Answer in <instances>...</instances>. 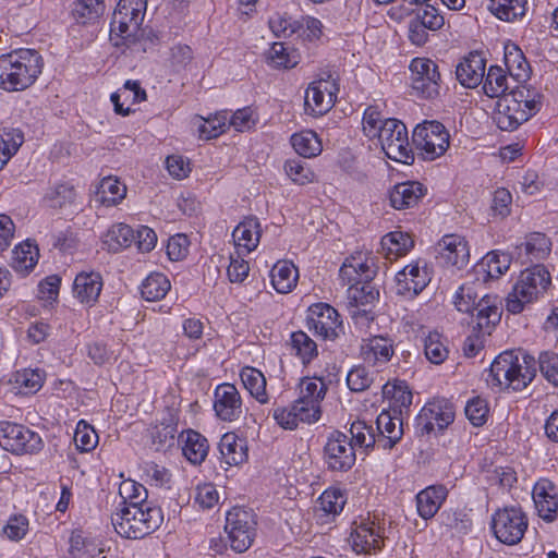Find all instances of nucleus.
Here are the masks:
<instances>
[{
    "instance_id": "1",
    "label": "nucleus",
    "mask_w": 558,
    "mask_h": 558,
    "mask_svg": "<svg viewBox=\"0 0 558 558\" xmlns=\"http://www.w3.org/2000/svg\"><path fill=\"white\" fill-rule=\"evenodd\" d=\"M43 59L34 49H20L0 56V88L7 92L24 90L41 73Z\"/></svg>"
},
{
    "instance_id": "2",
    "label": "nucleus",
    "mask_w": 558,
    "mask_h": 558,
    "mask_svg": "<svg viewBox=\"0 0 558 558\" xmlns=\"http://www.w3.org/2000/svg\"><path fill=\"white\" fill-rule=\"evenodd\" d=\"M538 363L522 350H510L500 353L490 365L493 380L499 387L521 391L536 376Z\"/></svg>"
},
{
    "instance_id": "3",
    "label": "nucleus",
    "mask_w": 558,
    "mask_h": 558,
    "mask_svg": "<svg viewBox=\"0 0 558 558\" xmlns=\"http://www.w3.org/2000/svg\"><path fill=\"white\" fill-rule=\"evenodd\" d=\"M162 521L161 509L151 502H144L142 506L124 505L111 517L116 532L130 539H138L151 534Z\"/></svg>"
},
{
    "instance_id": "4",
    "label": "nucleus",
    "mask_w": 558,
    "mask_h": 558,
    "mask_svg": "<svg viewBox=\"0 0 558 558\" xmlns=\"http://www.w3.org/2000/svg\"><path fill=\"white\" fill-rule=\"evenodd\" d=\"M551 283L549 271L543 265H535L521 271L512 291L506 298V308L519 314L526 304L542 296Z\"/></svg>"
},
{
    "instance_id": "5",
    "label": "nucleus",
    "mask_w": 558,
    "mask_h": 558,
    "mask_svg": "<svg viewBox=\"0 0 558 558\" xmlns=\"http://www.w3.org/2000/svg\"><path fill=\"white\" fill-rule=\"evenodd\" d=\"M527 526V515L519 506L504 507L492 517L493 533L500 543L506 545L520 543Z\"/></svg>"
},
{
    "instance_id": "6",
    "label": "nucleus",
    "mask_w": 558,
    "mask_h": 558,
    "mask_svg": "<svg viewBox=\"0 0 558 558\" xmlns=\"http://www.w3.org/2000/svg\"><path fill=\"white\" fill-rule=\"evenodd\" d=\"M0 447L13 454H34L44 447L38 433L23 424L0 421Z\"/></svg>"
},
{
    "instance_id": "7",
    "label": "nucleus",
    "mask_w": 558,
    "mask_h": 558,
    "mask_svg": "<svg viewBox=\"0 0 558 558\" xmlns=\"http://www.w3.org/2000/svg\"><path fill=\"white\" fill-rule=\"evenodd\" d=\"M378 137L386 156L391 160L411 163L414 159L405 124L393 118L385 119Z\"/></svg>"
},
{
    "instance_id": "8",
    "label": "nucleus",
    "mask_w": 558,
    "mask_h": 558,
    "mask_svg": "<svg viewBox=\"0 0 558 558\" xmlns=\"http://www.w3.org/2000/svg\"><path fill=\"white\" fill-rule=\"evenodd\" d=\"M255 514L252 510L234 507L226 515L225 531L231 548L236 553L246 551L255 536Z\"/></svg>"
},
{
    "instance_id": "9",
    "label": "nucleus",
    "mask_w": 558,
    "mask_h": 558,
    "mask_svg": "<svg viewBox=\"0 0 558 558\" xmlns=\"http://www.w3.org/2000/svg\"><path fill=\"white\" fill-rule=\"evenodd\" d=\"M412 141L424 159L434 160L448 149L450 134L440 122L424 121L415 126Z\"/></svg>"
},
{
    "instance_id": "10",
    "label": "nucleus",
    "mask_w": 558,
    "mask_h": 558,
    "mask_svg": "<svg viewBox=\"0 0 558 558\" xmlns=\"http://www.w3.org/2000/svg\"><path fill=\"white\" fill-rule=\"evenodd\" d=\"M453 422V403L444 397L426 403L416 417V432L424 436L441 434Z\"/></svg>"
},
{
    "instance_id": "11",
    "label": "nucleus",
    "mask_w": 558,
    "mask_h": 558,
    "mask_svg": "<svg viewBox=\"0 0 558 558\" xmlns=\"http://www.w3.org/2000/svg\"><path fill=\"white\" fill-rule=\"evenodd\" d=\"M476 322L466 325L471 328L470 335L466 336L462 344L463 355L468 359L476 356L484 349V339L486 335H490L494 326L500 322V308H490L486 304H482Z\"/></svg>"
},
{
    "instance_id": "12",
    "label": "nucleus",
    "mask_w": 558,
    "mask_h": 558,
    "mask_svg": "<svg viewBox=\"0 0 558 558\" xmlns=\"http://www.w3.org/2000/svg\"><path fill=\"white\" fill-rule=\"evenodd\" d=\"M338 92L337 78L330 73L312 82L304 96L305 111L313 116L326 113L333 106Z\"/></svg>"
},
{
    "instance_id": "13",
    "label": "nucleus",
    "mask_w": 558,
    "mask_h": 558,
    "mask_svg": "<svg viewBox=\"0 0 558 558\" xmlns=\"http://www.w3.org/2000/svg\"><path fill=\"white\" fill-rule=\"evenodd\" d=\"M413 94L422 98H434L439 93L440 74L437 64L424 58H415L410 63Z\"/></svg>"
},
{
    "instance_id": "14",
    "label": "nucleus",
    "mask_w": 558,
    "mask_h": 558,
    "mask_svg": "<svg viewBox=\"0 0 558 558\" xmlns=\"http://www.w3.org/2000/svg\"><path fill=\"white\" fill-rule=\"evenodd\" d=\"M482 288V282L476 278L472 282H464L459 287L456 292V310L461 314L459 323L464 325H471L476 322V315H478L480 308H483L482 304L488 305L490 308H499L490 302L488 295H484L480 299L478 290Z\"/></svg>"
},
{
    "instance_id": "15",
    "label": "nucleus",
    "mask_w": 558,
    "mask_h": 558,
    "mask_svg": "<svg viewBox=\"0 0 558 558\" xmlns=\"http://www.w3.org/2000/svg\"><path fill=\"white\" fill-rule=\"evenodd\" d=\"M324 460L331 471L347 472L356 461V453L349 437L341 432H333L324 447Z\"/></svg>"
},
{
    "instance_id": "16",
    "label": "nucleus",
    "mask_w": 558,
    "mask_h": 558,
    "mask_svg": "<svg viewBox=\"0 0 558 558\" xmlns=\"http://www.w3.org/2000/svg\"><path fill=\"white\" fill-rule=\"evenodd\" d=\"M338 312L326 303L314 304L308 308L307 327L325 340H336L343 332Z\"/></svg>"
},
{
    "instance_id": "17",
    "label": "nucleus",
    "mask_w": 558,
    "mask_h": 558,
    "mask_svg": "<svg viewBox=\"0 0 558 558\" xmlns=\"http://www.w3.org/2000/svg\"><path fill=\"white\" fill-rule=\"evenodd\" d=\"M214 410L225 422L239 420L243 413L240 392L234 385L221 384L215 389Z\"/></svg>"
},
{
    "instance_id": "18",
    "label": "nucleus",
    "mask_w": 558,
    "mask_h": 558,
    "mask_svg": "<svg viewBox=\"0 0 558 558\" xmlns=\"http://www.w3.org/2000/svg\"><path fill=\"white\" fill-rule=\"evenodd\" d=\"M535 509L546 522H554L558 515V498L555 485L543 480L535 484L532 493Z\"/></svg>"
},
{
    "instance_id": "19",
    "label": "nucleus",
    "mask_w": 558,
    "mask_h": 558,
    "mask_svg": "<svg viewBox=\"0 0 558 558\" xmlns=\"http://www.w3.org/2000/svg\"><path fill=\"white\" fill-rule=\"evenodd\" d=\"M486 60L477 51L470 52L456 66V80L466 88L477 87L484 80Z\"/></svg>"
},
{
    "instance_id": "20",
    "label": "nucleus",
    "mask_w": 558,
    "mask_h": 558,
    "mask_svg": "<svg viewBox=\"0 0 558 558\" xmlns=\"http://www.w3.org/2000/svg\"><path fill=\"white\" fill-rule=\"evenodd\" d=\"M377 447L392 449L403 436L402 420L391 411H383L376 420Z\"/></svg>"
},
{
    "instance_id": "21",
    "label": "nucleus",
    "mask_w": 558,
    "mask_h": 558,
    "mask_svg": "<svg viewBox=\"0 0 558 558\" xmlns=\"http://www.w3.org/2000/svg\"><path fill=\"white\" fill-rule=\"evenodd\" d=\"M350 543L356 554H371L380 549L384 537L375 522H362L351 533Z\"/></svg>"
},
{
    "instance_id": "22",
    "label": "nucleus",
    "mask_w": 558,
    "mask_h": 558,
    "mask_svg": "<svg viewBox=\"0 0 558 558\" xmlns=\"http://www.w3.org/2000/svg\"><path fill=\"white\" fill-rule=\"evenodd\" d=\"M102 277L97 271H82L73 282V295L80 303L93 306L102 290Z\"/></svg>"
},
{
    "instance_id": "23",
    "label": "nucleus",
    "mask_w": 558,
    "mask_h": 558,
    "mask_svg": "<svg viewBox=\"0 0 558 558\" xmlns=\"http://www.w3.org/2000/svg\"><path fill=\"white\" fill-rule=\"evenodd\" d=\"M316 412L312 409H305L304 405L294 401L289 407H277L272 411V417L276 423L283 429H296L300 423L312 424L318 420L315 417Z\"/></svg>"
},
{
    "instance_id": "24",
    "label": "nucleus",
    "mask_w": 558,
    "mask_h": 558,
    "mask_svg": "<svg viewBox=\"0 0 558 558\" xmlns=\"http://www.w3.org/2000/svg\"><path fill=\"white\" fill-rule=\"evenodd\" d=\"M529 111L519 107L512 98H500L497 102V111L494 121L502 131H514L518 126L529 120Z\"/></svg>"
},
{
    "instance_id": "25",
    "label": "nucleus",
    "mask_w": 558,
    "mask_h": 558,
    "mask_svg": "<svg viewBox=\"0 0 558 558\" xmlns=\"http://www.w3.org/2000/svg\"><path fill=\"white\" fill-rule=\"evenodd\" d=\"M393 353V340L383 336L364 339L361 345L363 360L374 366L388 363Z\"/></svg>"
},
{
    "instance_id": "26",
    "label": "nucleus",
    "mask_w": 558,
    "mask_h": 558,
    "mask_svg": "<svg viewBox=\"0 0 558 558\" xmlns=\"http://www.w3.org/2000/svg\"><path fill=\"white\" fill-rule=\"evenodd\" d=\"M426 194L424 185L417 181L396 184L389 192V201L395 209L402 210L414 207Z\"/></svg>"
},
{
    "instance_id": "27",
    "label": "nucleus",
    "mask_w": 558,
    "mask_h": 558,
    "mask_svg": "<svg viewBox=\"0 0 558 558\" xmlns=\"http://www.w3.org/2000/svg\"><path fill=\"white\" fill-rule=\"evenodd\" d=\"M326 391L327 387L322 379L306 377L300 383V396L295 401L304 405L305 409L315 411V417L319 420L322 415L320 402L325 398Z\"/></svg>"
},
{
    "instance_id": "28",
    "label": "nucleus",
    "mask_w": 558,
    "mask_h": 558,
    "mask_svg": "<svg viewBox=\"0 0 558 558\" xmlns=\"http://www.w3.org/2000/svg\"><path fill=\"white\" fill-rule=\"evenodd\" d=\"M345 502L347 499L340 489L328 488L316 501L314 507L315 515L322 522H327L329 518L333 519L342 511Z\"/></svg>"
},
{
    "instance_id": "29",
    "label": "nucleus",
    "mask_w": 558,
    "mask_h": 558,
    "mask_svg": "<svg viewBox=\"0 0 558 558\" xmlns=\"http://www.w3.org/2000/svg\"><path fill=\"white\" fill-rule=\"evenodd\" d=\"M260 232L259 220L256 217H248L234 228L232 236L238 247L250 253L257 247Z\"/></svg>"
},
{
    "instance_id": "30",
    "label": "nucleus",
    "mask_w": 558,
    "mask_h": 558,
    "mask_svg": "<svg viewBox=\"0 0 558 558\" xmlns=\"http://www.w3.org/2000/svg\"><path fill=\"white\" fill-rule=\"evenodd\" d=\"M448 490L442 485L429 486L416 495L417 512L423 519H429L436 514L445 501Z\"/></svg>"
},
{
    "instance_id": "31",
    "label": "nucleus",
    "mask_w": 558,
    "mask_h": 558,
    "mask_svg": "<svg viewBox=\"0 0 558 558\" xmlns=\"http://www.w3.org/2000/svg\"><path fill=\"white\" fill-rule=\"evenodd\" d=\"M182 442V452L184 457L193 464L202 463L208 452L207 439L198 432L190 429L180 435Z\"/></svg>"
},
{
    "instance_id": "32",
    "label": "nucleus",
    "mask_w": 558,
    "mask_h": 558,
    "mask_svg": "<svg viewBox=\"0 0 558 558\" xmlns=\"http://www.w3.org/2000/svg\"><path fill=\"white\" fill-rule=\"evenodd\" d=\"M271 283L279 293L290 292L298 282V268L288 260H280L271 269Z\"/></svg>"
},
{
    "instance_id": "33",
    "label": "nucleus",
    "mask_w": 558,
    "mask_h": 558,
    "mask_svg": "<svg viewBox=\"0 0 558 558\" xmlns=\"http://www.w3.org/2000/svg\"><path fill=\"white\" fill-rule=\"evenodd\" d=\"M504 60L508 74L517 82L525 81L529 77L530 65L522 50L515 44L505 46Z\"/></svg>"
},
{
    "instance_id": "34",
    "label": "nucleus",
    "mask_w": 558,
    "mask_h": 558,
    "mask_svg": "<svg viewBox=\"0 0 558 558\" xmlns=\"http://www.w3.org/2000/svg\"><path fill=\"white\" fill-rule=\"evenodd\" d=\"M383 393L392 400V412L395 414H401L402 409L408 410L412 404L413 395L404 380L387 383L383 387Z\"/></svg>"
},
{
    "instance_id": "35",
    "label": "nucleus",
    "mask_w": 558,
    "mask_h": 558,
    "mask_svg": "<svg viewBox=\"0 0 558 558\" xmlns=\"http://www.w3.org/2000/svg\"><path fill=\"white\" fill-rule=\"evenodd\" d=\"M126 194V187L117 178H104L96 192L97 201L106 206L119 204Z\"/></svg>"
},
{
    "instance_id": "36",
    "label": "nucleus",
    "mask_w": 558,
    "mask_h": 558,
    "mask_svg": "<svg viewBox=\"0 0 558 558\" xmlns=\"http://www.w3.org/2000/svg\"><path fill=\"white\" fill-rule=\"evenodd\" d=\"M45 199L48 206L52 208H78V206L75 203L76 192L73 185L69 183H61L50 189L49 192L46 194Z\"/></svg>"
},
{
    "instance_id": "37",
    "label": "nucleus",
    "mask_w": 558,
    "mask_h": 558,
    "mask_svg": "<svg viewBox=\"0 0 558 558\" xmlns=\"http://www.w3.org/2000/svg\"><path fill=\"white\" fill-rule=\"evenodd\" d=\"M171 288L170 281L163 274L153 272L142 283V296L149 302L163 299Z\"/></svg>"
},
{
    "instance_id": "38",
    "label": "nucleus",
    "mask_w": 558,
    "mask_h": 558,
    "mask_svg": "<svg viewBox=\"0 0 558 558\" xmlns=\"http://www.w3.org/2000/svg\"><path fill=\"white\" fill-rule=\"evenodd\" d=\"M240 376L244 387L248 390L252 397L260 403H266L268 401L266 378L260 371L254 367H244Z\"/></svg>"
},
{
    "instance_id": "39",
    "label": "nucleus",
    "mask_w": 558,
    "mask_h": 558,
    "mask_svg": "<svg viewBox=\"0 0 558 558\" xmlns=\"http://www.w3.org/2000/svg\"><path fill=\"white\" fill-rule=\"evenodd\" d=\"M483 89L490 98H502L506 96V92L509 89L507 72L498 65L490 66L485 77Z\"/></svg>"
},
{
    "instance_id": "40",
    "label": "nucleus",
    "mask_w": 558,
    "mask_h": 558,
    "mask_svg": "<svg viewBox=\"0 0 558 558\" xmlns=\"http://www.w3.org/2000/svg\"><path fill=\"white\" fill-rule=\"evenodd\" d=\"M135 239L133 229L125 223H116L104 235V243L110 251H119L129 247Z\"/></svg>"
},
{
    "instance_id": "41",
    "label": "nucleus",
    "mask_w": 558,
    "mask_h": 558,
    "mask_svg": "<svg viewBox=\"0 0 558 558\" xmlns=\"http://www.w3.org/2000/svg\"><path fill=\"white\" fill-rule=\"evenodd\" d=\"M291 144L294 150L305 158L315 157L322 151V143L316 133L311 130L293 134Z\"/></svg>"
},
{
    "instance_id": "42",
    "label": "nucleus",
    "mask_w": 558,
    "mask_h": 558,
    "mask_svg": "<svg viewBox=\"0 0 558 558\" xmlns=\"http://www.w3.org/2000/svg\"><path fill=\"white\" fill-rule=\"evenodd\" d=\"M525 0H490L489 11L502 21H514L525 13Z\"/></svg>"
},
{
    "instance_id": "43",
    "label": "nucleus",
    "mask_w": 558,
    "mask_h": 558,
    "mask_svg": "<svg viewBox=\"0 0 558 558\" xmlns=\"http://www.w3.org/2000/svg\"><path fill=\"white\" fill-rule=\"evenodd\" d=\"M121 96H125L126 99L131 97L133 102H141L146 99V92L141 87L140 82L129 80L124 83L122 89L111 95L114 111L125 117L130 114L131 109L129 107L124 108L123 105L120 104Z\"/></svg>"
},
{
    "instance_id": "44",
    "label": "nucleus",
    "mask_w": 558,
    "mask_h": 558,
    "mask_svg": "<svg viewBox=\"0 0 558 558\" xmlns=\"http://www.w3.org/2000/svg\"><path fill=\"white\" fill-rule=\"evenodd\" d=\"M414 245L413 239L401 231H393L383 236L381 247L386 251L388 258L402 256L407 254Z\"/></svg>"
},
{
    "instance_id": "45",
    "label": "nucleus",
    "mask_w": 558,
    "mask_h": 558,
    "mask_svg": "<svg viewBox=\"0 0 558 558\" xmlns=\"http://www.w3.org/2000/svg\"><path fill=\"white\" fill-rule=\"evenodd\" d=\"M147 8V0H120L113 13H120L122 21L129 25L135 23V28L140 29Z\"/></svg>"
},
{
    "instance_id": "46",
    "label": "nucleus",
    "mask_w": 558,
    "mask_h": 558,
    "mask_svg": "<svg viewBox=\"0 0 558 558\" xmlns=\"http://www.w3.org/2000/svg\"><path fill=\"white\" fill-rule=\"evenodd\" d=\"M511 265V256L499 251H492L482 259L481 267L486 277L497 279L506 274Z\"/></svg>"
},
{
    "instance_id": "47",
    "label": "nucleus",
    "mask_w": 558,
    "mask_h": 558,
    "mask_svg": "<svg viewBox=\"0 0 558 558\" xmlns=\"http://www.w3.org/2000/svg\"><path fill=\"white\" fill-rule=\"evenodd\" d=\"M12 267L20 272L31 271L37 264V246L25 242L13 250Z\"/></svg>"
},
{
    "instance_id": "48",
    "label": "nucleus",
    "mask_w": 558,
    "mask_h": 558,
    "mask_svg": "<svg viewBox=\"0 0 558 558\" xmlns=\"http://www.w3.org/2000/svg\"><path fill=\"white\" fill-rule=\"evenodd\" d=\"M219 451L225 462L229 465L240 464L246 459L243 446L238 442L236 436L232 433H227L221 437Z\"/></svg>"
},
{
    "instance_id": "49",
    "label": "nucleus",
    "mask_w": 558,
    "mask_h": 558,
    "mask_svg": "<svg viewBox=\"0 0 558 558\" xmlns=\"http://www.w3.org/2000/svg\"><path fill=\"white\" fill-rule=\"evenodd\" d=\"M121 19L120 13H113L110 23V40L117 47L122 44L134 43L136 34L140 31L135 28V23L129 25Z\"/></svg>"
},
{
    "instance_id": "50",
    "label": "nucleus",
    "mask_w": 558,
    "mask_h": 558,
    "mask_svg": "<svg viewBox=\"0 0 558 558\" xmlns=\"http://www.w3.org/2000/svg\"><path fill=\"white\" fill-rule=\"evenodd\" d=\"M290 344L295 355H298L304 364L310 363L317 356V344L302 330L291 333Z\"/></svg>"
},
{
    "instance_id": "51",
    "label": "nucleus",
    "mask_w": 558,
    "mask_h": 558,
    "mask_svg": "<svg viewBox=\"0 0 558 558\" xmlns=\"http://www.w3.org/2000/svg\"><path fill=\"white\" fill-rule=\"evenodd\" d=\"M351 439H349L353 447L356 446L367 451L377 445V436L372 425H367L364 421H355L350 427Z\"/></svg>"
},
{
    "instance_id": "52",
    "label": "nucleus",
    "mask_w": 558,
    "mask_h": 558,
    "mask_svg": "<svg viewBox=\"0 0 558 558\" xmlns=\"http://www.w3.org/2000/svg\"><path fill=\"white\" fill-rule=\"evenodd\" d=\"M102 0H76L73 3L72 15L80 24L96 20L102 12Z\"/></svg>"
},
{
    "instance_id": "53",
    "label": "nucleus",
    "mask_w": 558,
    "mask_h": 558,
    "mask_svg": "<svg viewBox=\"0 0 558 558\" xmlns=\"http://www.w3.org/2000/svg\"><path fill=\"white\" fill-rule=\"evenodd\" d=\"M14 383L24 395L37 392L44 384V374L39 369L25 368L17 371Z\"/></svg>"
},
{
    "instance_id": "54",
    "label": "nucleus",
    "mask_w": 558,
    "mask_h": 558,
    "mask_svg": "<svg viewBox=\"0 0 558 558\" xmlns=\"http://www.w3.org/2000/svg\"><path fill=\"white\" fill-rule=\"evenodd\" d=\"M550 245L549 239L539 232L531 233L525 242L521 244L531 260L545 258L550 252Z\"/></svg>"
},
{
    "instance_id": "55",
    "label": "nucleus",
    "mask_w": 558,
    "mask_h": 558,
    "mask_svg": "<svg viewBox=\"0 0 558 558\" xmlns=\"http://www.w3.org/2000/svg\"><path fill=\"white\" fill-rule=\"evenodd\" d=\"M119 493L123 499L120 507L124 505L142 506L144 502H148L146 488L132 480L122 482Z\"/></svg>"
},
{
    "instance_id": "56",
    "label": "nucleus",
    "mask_w": 558,
    "mask_h": 558,
    "mask_svg": "<svg viewBox=\"0 0 558 558\" xmlns=\"http://www.w3.org/2000/svg\"><path fill=\"white\" fill-rule=\"evenodd\" d=\"M424 352L426 359L433 364L442 363L449 354L448 348L441 341V335L437 331L429 332L425 338Z\"/></svg>"
},
{
    "instance_id": "57",
    "label": "nucleus",
    "mask_w": 558,
    "mask_h": 558,
    "mask_svg": "<svg viewBox=\"0 0 558 558\" xmlns=\"http://www.w3.org/2000/svg\"><path fill=\"white\" fill-rule=\"evenodd\" d=\"M228 114L217 113L207 119L202 118V123L198 125V134L202 140H211L222 134L228 125Z\"/></svg>"
},
{
    "instance_id": "58",
    "label": "nucleus",
    "mask_w": 558,
    "mask_h": 558,
    "mask_svg": "<svg viewBox=\"0 0 558 558\" xmlns=\"http://www.w3.org/2000/svg\"><path fill=\"white\" fill-rule=\"evenodd\" d=\"M464 413L473 426H482L486 423L488 417V403L482 397H473L466 402Z\"/></svg>"
},
{
    "instance_id": "59",
    "label": "nucleus",
    "mask_w": 558,
    "mask_h": 558,
    "mask_svg": "<svg viewBox=\"0 0 558 558\" xmlns=\"http://www.w3.org/2000/svg\"><path fill=\"white\" fill-rule=\"evenodd\" d=\"M267 61L274 68L291 69L298 64L296 57L288 52L283 43H274L267 52Z\"/></svg>"
},
{
    "instance_id": "60",
    "label": "nucleus",
    "mask_w": 558,
    "mask_h": 558,
    "mask_svg": "<svg viewBox=\"0 0 558 558\" xmlns=\"http://www.w3.org/2000/svg\"><path fill=\"white\" fill-rule=\"evenodd\" d=\"M287 175L296 184L304 185L314 179V172L302 159H289L284 162Z\"/></svg>"
},
{
    "instance_id": "61",
    "label": "nucleus",
    "mask_w": 558,
    "mask_h": 558,
    "mask_svg": "<svg viewBox=\"0 0 558 558\" xmlns=\"http://www.w3.org/2000/svg\"><path fill=\"white\" fill-rule=\"evenodd\" d=\"M379 296L378 290L372 286L371 281H363L360 284L349 288V298L355 306L373 303Z\"/></svg>"
},
{
    "instance_id": "62",
    "label": "nucleus",
    "mask_w": 558,
    "mask_h": 558,
    "mask_svg": "<svg viewBox=\"0 0 558 558\" xmlns=\"http://www.w3.org/2000/svg\"><path fill=\"white\" fill-rule=\"evenodd\" d=\"M74 441L78 450L87 452L96 447L98 442V435L92 426L84 421H81L78 422L74 434Z\"/></svg>"
},
{
    "instance_id": "63",
    "label": "nucleus",
    "mask_w": 558,
    "mask_h": 558,
    "mask_svg": "<svg viewBox=\"0 0 558 558\" xmlns=\"http://www.w3.org/2000/svg\"><path fill=\"white\" fill-rule=\"evenodd\" d=\"M453 234H445L434 246L436 264L442 268L453 266Z\"/></svg>"
},
{
    "instance_id": "64",
    "label": "nucleus",
    "mask_w": 558,
    "mask_h": 558,
    "mask_svg": "<svg viewBox=\"0 0 558 558\" xmlns=\"http://www.w3.org/2000/svg\"><path fill=\"white\" fill-rule=\"evenodd\" d=\"M373 374L364 366L352 368L347 375V384L351 391L362 392L371 387Z\"/></svg>"
}]
</instances>
